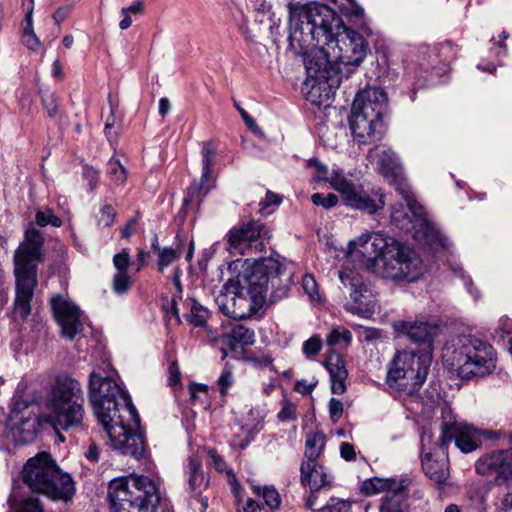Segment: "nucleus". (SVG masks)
<instances>
[{"label": "nucleus", "mask_w": 512, "mask_h": 512, "mask_svg": "<svg viewBox=\"0 0 512 512\" xmlns=\"http://www.w3.org/2000/svg\"><path fill=\"white\" fill-rule=\"evenodd\" d=\"M296 30L294 41L311 47L323 42L332 61L348 76L364 60L368 44L364 37L347 27H340V19L327 5L311 2L294 8Z\"/></svg>", "instance_id": "f257e3e1"}, {"label": "nucleus", "mask_w": 512, "mask_h": 512, "mask_svg": "<svg viewBox=\"0 0 512 512\" xmlns=\"http://www.w3.org/2000/svg\"><path fill=\"white\" fill-rule=\"evenodd\" d=\"M349 249L367 260L381 261L387 278L413 282L421 275L419 260L412 256V251L381 232L362 234L349 243Z\"/></svg>", "instance_id": "f03ea898"}, {"label": "nucleus", "mask_w": 512, "mask_h": 512, "mask_svg": "<svg viewBox=\"0 0 512 512\" xmlns=\"http://www.w3.org/2000/svg\"><path fill=\"white\" fill-rule=\"evenodd\" d=\"M43 233L32 227L14 251L15 300L14 315L22 320L31 314V301L38 285V266L45 259Z\"/></svg>", "instance_id": "7ed1b4c3"}, {"label": "nucleus", "mask_w": 512, "mask_h": 512, "mask_svg": "<svg viewBox=\"0 0 512 512\" xmlns=\"http://www.w3.org/2000/svg\"><path fill=\"white\" fill-rule=\"evenodd\" d=\"M84 393L80 382L66 374L55 377L45 398L43 421L59 433L82 427Z\"/></svg>", "instance_id": "20e7f679"}, {"label": "nucleus", "mask_w": 512, "mask_h": 512, "mask_svg": "<svg viewBox=\"0 0 512 512\" xmlns=\"http://www.w3.org/2000/svg\"><path fill=\"white\" fill-rule=\"evenodd\" d=\"M443 361L461 379L483 377L496 367V352L487 341L471 334L458 335L443 349Z\"/></svg>", "instance_id": "39448f33"}, {"label": "nucleus", "mask_w": 512, "mask_h": 512, "mask_svg": "<svg viewBox=\"0 0 512 512\" xmlns=\"http://www.w3.org/2000/svg\"><path fill=\"white\" fill-rule=\"evenodd\" d=\"M296 6H304V4L300 2L288 4L290 22L289 42L292 49L304 56L307 80L311 82V89L307 93V100L316 106H321L330 98L329 92L322 95V90L326 91V88L330 86L329 81L334 76L343 75L344 69L332 61L327 51V45L323 42L308 47L292 39L297 28L294 23V8Z\"/></svg>", "instance_id": "423d86ee"}, {"label": "nucleus", "mask_w": 512, "mask_h": 512, "mask_svg": "<svg viewBox=\"0 0 512 512\" xmlns=\"http://www.w3.org/2000/svg\"><path fill=\"white\" fill-rule=\"evenodd\" d=\"M21 476L23 483L32 492L53 501L67 502L75 494L72 477L60 469L50 453L40 452L28 459Z\"/></svg>", "instance_id": "0eeeda50"}, {"label": "nucleus", "mask_w": 512, "mask_h": 512, "mask_svg": "<svg viewBox=\"0 0 512 512\" xmlns=\"http://www.w3.org/2000/svg\"><path fill=\"white\" fill-rule=\"evenodd\" d=\"M108 499L111 512H156L160 494L150 477L130 474L110 481Z\"/></svg>", "instance_id": "6e6552de"}, {"label": "nucleus", "mask_w": 512, "mask_h": 512, "mask_svg": "<svg viewBox=\"0 0 512 512\" xmlns=\"http://www.w3.org/2000/svg\"><path fill=\"white\" fill-rule=\"evenodd\" d=\"M88 398L93 413L101 426H107L119 417L133 419L134 407L129 394L116 381L93 371L89 376Z\"/></svg>", "instance_id": "1a4fd4ad"}, {"label": "nucleus", "mask_w": 512, "mask_h": 512, "mask_svg": "<svg viewBox=\"0 0 512 512\" xmlns=\"http://www.w3.org/2000/svg\"><path fill=\"white\" fill-rule=\"evenodd\" d=\"M386 109L387 96L383 90L368 87L357 93L349 125L354 138L360 144L380 139L383 133L382 117Z\"/></svg>", "instance_id": "9d476101"}, {"label": "nucleus", "mask_w": 512, "mask_h": 512, "mask_svg": "<svg viewBox=\"0 0 512 512\" xmlns=\"http://www.w3.org/2000/svg\"><path fill=\"white\" fill-rule=\"evenodd\" d=\"M271 230L258 225V312L267 309L284 295L281 275L283 266L277 258L273 257L274 251L270 245Z\"/></svg>", "instance_id": "9b49d317"}, {"label": "nucleus", "mask_w": 512, "mask_h": 512, "mask_svg": "<svg viewBox=\"0 0 512 512\" xmlns=\"http://www.w3.org/2000/svg\"><path fill=\"white\" fill-rule=\"evenodd\" d=\"M430 364L429 353L399 350L389 363L387 380L391 385L411 386L409 393H413L425 382Z\"/></svg>", "instance_id": "f8f14e48"}, {"label": "nucleus", "mask_w": 512, "mask_h": 512, "mask_svg": "<svg viewBox=\"0 0 512 512\" xmlns=\"http://www.w3.org/2000/svg\"><path fill=\"white\" fill-rule=\"evenodd\" d=\"M329 184L341 195L343 204L352 209L372 215L385 206V195L380 188L357 185L341 174L332 177Z\"/></svg>", "instance_id": "ddd939ff"}, {"label": "nucleus", "mask_w": 512, "mask_h": 512, "mask_svg": "<svg viewBox=\"0 0 512 512\" xmlns=\"http://www.w3.org/2000/svg\"><path fill=\"white\" fill-rule=\"evenodd\" d=\"M133 419L128 417H119L120 421H113L102 426L107 433L113 449L123 455H130L135 459H140L145 453V442L143 435L137 432L140 424L139 415L133 410Z\"/></svg>", "instance_id": "4468645a"}, {"label": "nucleus", "mask_w": 512, "mask_h": 512, "mask_svg": "<svg viewBox=\"0 0 512 512\" xmlns=\"http://www.w3.org/2000/svg\"><path fill=\"white\" fill-rule=\"evenodd\" d=\"M403 203L392 205L391 222L398 229L405 233H411L416 240L432 243L439 240V233L432 224L422 215L413 211V199L409 192L401 190Z\"/></svg>", "instance_id": "2eb2a0df"}, {"label": "nucleus", "mask_w": 512, "mask_h": 512, "mask_svg": "<svg viewBox=\"0 0 512 512\" xmlns=\"http://www.w3.org/2000/svg\"><path fill=\"white\" fill-rule=\"evenodd\" d=\"M237 320L249 318L256 312V258L237 259Z\"/></svg>", "instance_id": "dca6fc26"}, {"label": "nucleus", "mask_w": 512, "mask_h": 512, "mask_svg": "<svg viewBox=\"0 0 512 512\" xmlns=\"http://www.w3.org/2000/svg\"><path fill=\"white\" fill-rule=\"evenodd\" d=\"M38 424L35 405L25 401H18L14 404L9 416V426L16 443L33 442L37 436Z\"/></svg>", "instance_id": "f3484780"}, {"label": "nucleus", "mask_w": 512, "mask_h": 512, "mask_svg": "<svg viewBox=\"0 0 512 512\" xmlns=\"http://www.w3.org/2000/svg\"><path fill=\"white\" fill-rule=\"evenodd\" d=\"M53 316L61 328L63 337L72 340L83 330L81 311L73 302L65 299L61 294L50 299Z\"/></svg>", "instance_id": "a211bd4d"}, {"label": "nucleus", "mask_w": 512, "mask_h": 512, "mask_svg": "<svg viewBox=\"0 0 512 512\" xmlns=\"http://www.w3.org/2000/svg\"><path fill=\"white\" fill-rule=\"evenodd\" d=\"M476 437L477 431L467 424L444 423L438 445L441 450H445L454 441L457 448L464 453H469L478 447Z\"/></svg>", "instance_id": "6ab92c4d"}, {"label": "nucleus", "mask_w": 512, "mask_h": 512, "mask_svg": "<svg viewBox=\"0 0 512 512\" xmlns=\"http://www.w3.org/2000/svg\"><path fill=\"white\" fill-rule=\"evenodd\" d=\"M476 472L483 476L496 474L507 479L512 477V449L493 451L479 458L475 464Z\"/></svg>", "instance_id": "aec40b11"}, {"label": "nucleus", "mask_w": 512, "mask_h": 512, "mask_svg": "<svg viewBox=\"0 0 512 512\" xmlns=\"http://www.w3.org/2000/svg\"><path fill=\"white\" fill-rule=\"evenodd\" d=\"M394 328L411 341L430 346L437 336L439 326L429 321H398Z\"/></svg>", "instance_id": "412c9836"}, {"label": "nucleus", "mask_w": 512, "mask_h": 512, "mask_svg": "<svg viewBox=\"0 0 512 512\" xmlns=\"http://www.w3.org/2000/svg\"><path fill=\"white\" fill-rule=\"evenodd\" d=\"M215 155V151L212 145L209 142L204 143L202 147V157H203V168H202V176L199 183H193L187 189V195L183 201L182 209H187L190 204L194 201L197 202V205L200 204L201 198L200 196L203 194L205 196L209 192V187H205L204 184L210 179L211 176V166L213 162V157Z\"/></svg>", "instance_id": "4be33fe9"}, {"label": "nucleus", "mask_w": 512, "mask_h": 512, "mask_svg": "<svg viewBox=\"0 0 512 512\" xmlns=\"http://www.w3.org/2000/svg\"><path fill=\"white\" fill-rule=\"evenodd\" d=\"M229 250L245 254L256 242V222L251 219L232 228L226 235Z\"/></svg>", "instance_id": "5701e85b"}, {"label": "nucleus", "mask_w": 512, "mask_h": 512, "mask_svg": "<svg viewBox=\"0 0 512 512\" xmlns=\"http://www.w3.org/2000/svg\"><path fill=\"white\" fill-rule=\"evenodd\" d=\"M300 473L302 485L309 486L311 490L319 491L331 484L326 469L317 463H301Z\"/></svg>", "instance_id": "b1692460"}, {"label": "nucleus", "mask_w": 512, "mask_h": 512, "mask_svg": "<svg viewBox=\"0 0 512 512\" xmlns=\"http://www.w3.org/2000/svg\"><path fill=\"white\" fill-rule=\"evenodd\" d=\"M378 169L380 174L390 184H399L402 180L403 170L399 157L390 148L384 149L378 156Z\"/></svg>", "instance_id": "393cba45"}, {"label": "nucleus", "mask_w": 512, "mask_h": 512, "mask_svg": "<svg viewBox=\"0 0 512 512\" xmlns=\"http://www.w3.org/2000/svg\"><path fill=\"white\" fill-rule=\"evenodd\" d=\"M422 468L426 476L436 484H443L450 475L448 457H434L426 454L422 459Z\"/></svg>", "instance_id": "a878e982"}, {"label": "nucleus", "mask_w": 512, "mask_h": 512, "mask_svg": "<svg viewBox=\"0 0 512 512\" xmlns=\"http://www.w3.org/2000/svg\"><path fill=\"white\" fill-rule=\"evenodd\" d=\"M339 278L341 283L345 287H349L351 289L350 298L357 305H367L365 302L368 297V293H370L367 285L363 282L362 277L358 274L353 273L352 271H341L339 273Z\"/></svg>", "instance_id": "bb28decb"}, {"label": "nucleus", "mask_w": 512, "mask_h": 512, "mask_svg": "<svg viewBox=\"0 0 512 512\" xmlns=\"http://www.w3.org/2000/svg\"><path fill=\"white\" fill-rule=\"evenodd\" d=\"M219 310L227 317L237 320V309L234 306L233 280H228L215 297Z\"/></svg>", "instance_id": "cd10ccee"}, {"label": "nucleus", "mask_w": 512, "mask_h": 512, "mask_svg": "<svg viewBox=\"0 0 512 512\" xmlns=\"http://www.w3.org/2000/svg\"><path fill=\"white\" fill-rule=\"evenodd\" d=\"M326 444V436L322 432L310 433L305 441V461L302 463H316Z\"/></svg>", "instance_id": "c85d7f7f"}, {"label": "nucleus", "mask_w": 512, "mask_h": 512, "mask_svg": "<svg viewBox=\"0 0 512 512\" xmlns=\"http://www.w3.org/2000/svg\"><path fill=\"white\" fill-rule=\"evenodd\" d=\"M254 330L246 328L244 325L238 324L231 330V338L229 340L230 349L245 352V347L254 343Z\"/></svg>", "instance_id": "c756f323"}, {"label": "nucleus", "mask_w": 512, "mask_h": 512, "mask_svg": "<svg viewBox=\"0 0 512 512\" xmlns=\"http://www.w3.org/2000/svg\"><path fill=\"white\" fill-rule=\"evenodd\" d=\"M29 6L26 11L25 20L26 26L23 29V43L31 50H37L40 46V41L33 31V10L34 0H28Z\"/></svg>", "instance_id": "7c9ffc66"}, {"label": "nucleus", "mask_w": 512, "mask_h": 512, "mask_svg": "<svg viewBox=\"0 0 512 512\" xmlns=\"http://www.w3.org/2000/svg\"><path fill=\"white\" fill-rule=\"evenodd\" d=\"M188 474H189V487L192 492H194L201 485H206L205 476L201 470L202 463L198 458L191 457L188 460Z\"/></svg>", "instance_id": "2f4dec72"}, {"label": "nucleus", "mask_w": 512, "mask_h": 512, "mask_svg": "<svg viewBox=\"0 0 512 512\" xmlns=\"http://www.w3.org/2000/svg\"><path fill=\"white\" fill-rule=\"evenodd\" d=\"M209 311L195 299L190 300V313L187 315L189 323L196 327H202L206 324Z\"/></svg>", "instance_id": "473e14b6"}, {"label": "nucleus", "mask_w": 512, "mask_h": 512, "mask_svg": "<svg viewBox=\"0 0 512 512\" xmlns=\"http://www.w3.org/2000/svg\"><path fill=\"white\" fill-rule=\"evenodd\" d=\"M325 366L329 370L331 378L346 379L348 376L345 362L338 354L330 355L325 361Z\"/></svg>", "instance_id": "72a5a7b5"}, {"label": "nucleus", "mask_w": 512, "mask_h": 512, "mask_svg": "<svg viewBox=\"0 0 512 512\" xmlns=\"http://www.w3.org/2000/svg\"><path fill=\"white\" fill-rule=\"evenodd\" d=\"M282 203V196L267 190L265 197L258 203V212L263 216L271 215Z\"/></svg>", "instance_id": "f704fd0d"}, {"label": "nucleus", "mask_w": 512, "mask_h": 512, "mask_svg": "<svg viewBox=\"0 0 512 512\" xmlns=\"http://www.w3.org/2000/svg\"><path fill=\"white\" fill-rule=\"evenodd\" d=\"M352 341V333L348 329L332 328L326 336V343L330 347L344 344L350 345Z\"/></svg>", "instance_id": "c9c22d12"}, {"label": "nucleus", "mask_w": 512, "mask_h": 512, "mask_svg": "<svg viewBox=\"0 0 512 512\" xmlns=\"http://www.w3.org/2000/svg\"><path fill=\"white\" fill-rule=\"evenodd\" d=\"M157 256L158 269L159 271H163L166 267H168L176 259H178L180 257V254L177 250L171 247H165L163 249H159V253L157 254Z\"/></svg>", "instance_id": "e433bc0d"}, {"label": "nucleus", "mask_w": 512, "mask_h": 512, "mask_svg": "<svg viewBox=\"0 0 512 512\" xmlns=\"http://www.w3.org/2000/svg\"><path fill=\"white\" fill-rule=\"evenodd\" d=\"M132 285V279L128 275V272H116L113 281L112 289L117 294H124L128 292Z\"/></svg>", "instance_id": "4c0bfd02"}, {"label": "nucleus", "mask_w": 512, "mask_h": 512, "mask_svg": "<svg viewBox=\"0 0 512 512\" xmlns=\"http://www.w3.org/2000/svg\"><path fill=\"white\" fill-rule=\"evenodd\" d=\"M36 224L40 227H45L48 224L53 227H60L62 225V221L59 217L53 214L51 209H46L44 211H38L35 216Z\"/></svg>", "instance_id": "58836bf2"}, {"label": "nucleus", "mask_w": 512, "mask_h": 512, "mask_svg": "<svg viewBox=\"0 0 512 512\" xmlns=\"http://www.w3.org/2000/svg\"><path fill=\"white\" fill-rule=\"evenodd\" d=\"M42 105L49 118H55L60 114L58 97L55 93H44L42 95Z\"/></svg>", "instance_id": "ea45409f"}, {"label": "nucleus", "mask_w": 512, "mask_h": 512, "mask_svg": "<svg viewBox=\"0 0 512 512\" xmlns=\"http://www.w3.org/2000/svg\"><path fill=\"white\" fill-rule=\"evenodd\" d=\"M107 173L112 180L122 183L126 180L127 174L123 165L117 159H110L107 163Z\"/></svg>", "instance_id": "a19ab883"}, {"label": "nucleus", "mask_w": 512, "mask_h": 512, "mask_svg": "<svg viewBox=\"0 0 512 512\" xmlns=\"http://www.w3.org/2000/svg\"><path fill=\"white\" fill-rule=\"evenodd\" d=\"M262 497L265 504L272 510L278 509L281 504L279 492L273 486H264L262 489Z\"/></svg>", "instance_id": "79ce46f5"}, {"label": "nucleus", "mask_w": 512, "mask_h": 512, "mask_svg": "<svg viewBox=\"0 0 512 512\" xmlns=\"http://www.w3.org/2000/svg\"><path fill=\"white\" fill-rule=\"evenodd\" d=\"M15 512H44L43 505L38 497L24 498Z\"/></svg>", "instance_id": "37998d69"}, {"label": "nucleus", "mask_w": 512, "mask_h": 512, "mask_svg": "<svg viewBox=\"0 0 512 512\" xmlns=\"http://www.w3.org/2000/svg\"><path fill=\"white\" fill-rule=\"evenodd\" d=\"M322 340L319 335H313L303 343L302 351L306 357L317 355L322 349Z\"/></svg>", "instance_id": "c03bdc74"}, {"label": "nucleus", "mask_w": 512, "mask_h": 512, "mask_svg": "<svg viewBox=\"0 0 512 512\" xmlns=\"http://www.w3.org/2000/svg\"><path fill=\"white\" fill-rule=\"evenodd\" d=\"M311 201L316 206H322L325 209H330L337 205L338 197L333 193H329L326 196L321 193H314L311 196Z\"/></svg>", "instance_id": "a18cd8bd"}, {"label": "nucleus", "mask_w": 512, "mask_h": 512, "mask_svg": "<svg viewBox=\"0 0 512 512\" xmlns=\"http://www.w3.org/2000/svg\"><path fill=\"white\" fill-rule=\"evenodd\" d=\"M116 218V211L114 208L109 205L105 204L101 207L99 215H98V225L103 227H110Z\"/></svg>", "instance_id": "49530a36"}, {"label": "nucleus", "mask_w": 512, "mask_h": 512, "mask_svg": "<svg viewBox=\"0 0 512 512\" xmlns=\"http://www.w3.org/2000/svg\"><path fill=\"white\" fill-rule=\"evenodd\" d=\"M392 483L389 480L373 478L370 481L364 483V488L368 494H376L380 491L390 489Z\"/></svg>", "instance_id": "de8ad7c7"}, {"label": "nucleus", "mask_w": 512, "mask_h": 512, "mask_svg": "<svg viewBox=\"0 0 512 512\" xmlns=\"http://www.w3.org/2000/svg\"><path fill=\"white\" fill-rule=\"evenodd\" d=\"M233 382L234 378L231 368L226 365L217 380V384L222 396L226 395L228 388L232 386Z\"/></svg>", "instance_id": "09e8293b"}, {"label": "nucleus", "mask_w": 512, "mask_h": 512, "mask_svg": "<svg viewBox=\"0 0 512 512\" xmlns=\"http://www.w3.org/2000/svg\"><path fill=\"white\" fill-rule=\"evenodd\" d=\"M130 264V254L128 249H123L113 257V265L117 272H128Z\"/></svg>", "instance_id": "8fccbe9b"}, {"label": "nucleus", "mask_w": 512, "mask_h": 512, "mask_svg": "<svg viewBox=\"0 0 512 512\" xmlns=\"http://www.w3.org/2000/svg\"><path fill=\"white\" fill-rule=\"evenodd\" d=\"M309 166L314 167L316 169V178L318 180H323L329 182V180L334 177L336 174H340L339 172H333V175L328 177V168L326 165L321 163L317 158H311L308 161Z\"/></svg>", "instance_id": "3c124183"}, {"label": "nucleus", "mask_w": 512, "mask_h": 512, "mask_svg": "<svg viewBox=\"0 0 512 512\" xmlns=\"http://www.w3.org/2000/svg\"><path fill=\"white\" fill-rule=\"evenodd\" d=\"M303 289L311 299H319L317 282L312 275H305L302 280Z\"/></svg>", "instance_id": "603ef678"}, {"label": "nucleus", "mask_w": 512, "mask_h": 512, "mask_svg": "<svg viewBox=\"0 0 512 512\" xmlns=\"http://www.w3.org/2000/svg\"><path fill=\"white\" fill-rule=\"evenodd\" d=\"M379 512H400V503L397 495L385 497L379 506Z\"/></svg>", "instance_id": "864d4df0"}, {"label": "nucleus", "mask_w": 512, "mask_h": 512, "mask_svg": "<svg viewBox=\"0 0 512 512\" xmlns=\"http://www.w3.org/2000/svg\"><path fill=\"white\" fill-rule=\"evenodd\" d=\"M343 411V403L339 399L331 398L329 401V414L334 423L342 417Z\"/></svg>", "instance_id": "5fc2aeb1"}, {"label": "nucleus", "mask_w": 512, "mask_h": 512, "mask_svg": "<svg viewBox=\"0 0 512 512\" xmlns=\"http://www.w3.org/2000/svg\"><path fill=\"white\" fill-rule=\"evenodd\" d=\"M316 386L315 383L308 382L305 379L297 380L294 385V390L302 395H309L312 393Z\"/></svg>", "instance_id": "6e6d98bb"}, {"label": "nucleus", "mask_w": 512, "mask_h": 512, "mask_svg": "<svg viewBox=\"0 0 512 512\" xmlns=\"http://www.w3.org/2000/svg\"><path fill=\"white\" fill-rule=\"evenodd\" d=\"M340 454L346 461H353L356 459L355 448L348 442H342L340 445Z\"/></svg>", "instance_id": "4d7b16f0"}, {"label": "nucleus", "mask_w": 512, "mask_h": 512, "mask_svg": "<svg viewBox=\"0 0 512 512\" xmlns=\"http://www.w3.org/2000/svg\"><path fill=\"white\" fill-rule=\"evenodd\" d=\"M181 382V373L179 370L178 363L172 362L169 366V385L175 386Z\"/></svg>", "instance_id": "13d9d810"}, {"label": "nucleus", "mask_w": 512, "mask_h": 512, "mask_svg": "<svg viewBox=\"0 0 512 512\" xmlns=\"http://www.w3.org/2000/svg\"><path fill=\"white\" fill-rule=\"evenodd\" d=\"M254 440V433L252 429H248L246 436L241 438L240 434L236 435V439L234 440L233 444L235 446H238L240 449H244L247 447L252 441Z\"/></svg>", "instance_id": "bf43d9fd"}, {"label": "nucleus", "mask_w": 512, "mask_h": 512, "mask_svg": "<svg viewBox=\"0 0 512 512\" xmlns=\"http://www.w3.org/2000/svg\"><path fill=\"white\" fill-rule=\"evenodd\" d=\"M277 417L280 421L283 422L295 420L297 418V416L295 415V408L293 407V405L290 404L285 405L278 413Z\"/></svg>", "instance_id": "052dcab7"}, {"label": "nucleus", "mask_w": 512, "mask_h": 512, "mask_svg": "<svg viewBox=\"0 0 512 512\" xmlns=\"http://www.w3.org/2000/svg\"><path fill=\"white\" fill-rule=\"evenodd\" d=\"M138 223V217L130 218L124 227L121 229V235L123 238L128 239L135 233V228Z\"/></svg>", "instance_id": "680f3d73"}, {"label": "nucleus", "mask_w": 512, "mask_h": 512, "mask_svg": "<svg viewBox=\"0 0 512 512\" xmlns=\"http://www.w3.org/2000/svg\"><path fill=\"white\" fill-rule=\"evenodd\" d=\"M144 11V5H143V2L142 0H135L133 2L132 5L128 6V7H123L121 9V13L122 14H134V15H138V14H142Z\"/></svg>", "instance_id": "e2e57ef3"}, {"label": "nucleus", "mask_w": 512, "mask_h": 512, "mask_svg": "<svg viewBox=\"0 0 512 512\" xmlns=\"http://www.w3.org/2000/svg\"><path fill=\"white\" fill-rule=\"evenodd\" d=\"M512 330V323L508 318H502L499 321L498 327L495 329V332L499 335L500 338H504L506 334H509Z\"/></svg>", "instance_id": "0e129e2a"}, {"label": "nucleus", "mask_w": 512, "mask_h": 512, "mask_svg": "<svg viewBox=\"0 0 512 512\" xmlns=\"http://www.w3.org/2000/svg\"><path fill=\"white\" fill-rule=\"evenodd\" d=\"M208 454L211 457L213 466L215 467L216 470H218L220 472H223L226 470L227 465H226V462L224 461V459L222 458V456L217 454V452L214 450H209Z\"/></svg>", "instance_id": "69168bd1"}, {"label": "nucleus", "mask_w": 512, "mask_h": 512, "mask_svg": "<svg viewBox=\"0 0 512 512\" xmlns=\"http://www.w3.org/2000/svg\"><path fill=\"white\" fill-rule=\"evenodd\" d=\"M114 124L113 109H111V116L107 119L105 124V134L110 142L117 139V134L112 132Z\"/></svg>", "instance_id": "338daca9"}, {"label": "nucleus", "mask_w": 512, "mask_h": 512, "mask_svg": "<svg viewBox=\"0 0 512 512\" xmlns=\"http://www.w3.org/2000/svg\"><path fill=\"white\" fill-rule=\"evenodd\" d=\"M331 390L334 394H342L346 390L345 381L346 379L331 378Z\"/></svg>", "instance_id": "774afa93"}]
</instances>
